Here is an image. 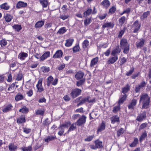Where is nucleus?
<instances>
[{
    "mask_svg": "<svg viewBox=\"0 0 151 151\" xmlns=\"http://www.w3.org/2000/svg\"><path fill=\"white\" fill-rule=\"evenodd\" d=\"M82 92V90L78 88H73L72 90L70 95L73 99H74L81 95Z\"/></svg>",
    "mask_w": 151,
    "mask_h": 151,
    "instance_id": "nucleus-1",
    "label": "nucleus"
},
{
    "mask_svg": "<svg viewBox=\"0 0 151 151\" xmlns=\"http://www.w3.org/2000/svg\"><path fill=\"white\" fill-rule=\"evenodd\" d=\"M82 98V96H80L76 98L75 100L76 102H78L80 101V102L78 103L77 105V106L81 105L85 103L86 102L88 101L89 97H88L87 98Z\"/></svg>",
    "mask_w": 151,
    "mask_h": 151,
    "instance_id": "nucleus-2",
    "label": "nucleus"
},
{
    "mask_svg": "<svg viewBox=\"0 0 151 151\" xmlns=\"http://www.w3.org/2000/svg\"><path fill=\"white\" fill-rule=\"evenodd\" d=\"M141 27V24L139 23L138 21H135L132 25V28L133 30L134 33L137 32L139 30Z\"/></svg>",
    "mask_w": 151,
    "mask_h": 151,
    "instance_id": "nucleus-3",
    "label": "nucleus"
},
{
    "mask_svg": "<svg viewBox=\"0 0 151 151\" xmlns=\"http://www.w3.org/2000/svg\"><path fill=\"white\" fill-rule=\"evenodd\" d=\"M86 117L84 115H82L76 122L77 125L78 126H80L84 124L86 122Z\"/></svg>",
    "mask_w": 151,
    "mask_h": 151,
    "instance_id": "nucleus-4",
    "label": "nucleus"
},
{
    "mask_svg": "<svg viewBox=\"0 0 151 151\" xmlns=\"http://www.w3.org/2000/svg\"><path fill=\"white\" fill-rule=\"evenodd\" d=\"M42 78L39 79L36 85V87L37 89V91L39 92H41L44 90L42 86Z\"/></svg>",
    "mask_w": 151,
    "mask_h": 151,
    "instance_id": "nucleus-5",
    "label": "nucleus"
},
{
    "mask_svg": "<svg viewBox=\"0 0 151 151\" xmlns=\"http://www.w3.org/2000/svg\"><path fill=\"white\" fill-rule=\"evenodd\" d=\"M106 123L104 121H102L101 123L100 124L97 129V133L98 134L101 132L105 129Z\"/></svg>",
    "mask_w": 151,
    "mask_h": 151,
    "instance_id": "nucleus-6",
    "label": "nucleus"
},
{
    "mask_svg": "<svg viewBox=\"0 0 151 151\" xmlns=\"http://www.w3.org/2000/svg\"><path fill=\"white\" fill-rule=\"evenodd\" d=\"M121 49L119 45L116 46L112 50L111 55H118L121 52Z\"/></svg>",
    "mask_w": 151,
    "mask_h": 151,
    "instance_id": "nucleus-7",
    "label": "nucleus"
},
{
    "mask_svg": "<svg viewBox=\"0 0 151 151\" xmlns=\"http://www.w3.org/2000/svg\"><path fill=\"white\" fill-rule=\"evenodd\" d=\"M26 122V116L24 115H21L17 119V123L19 124H22Z\"/></svg>",
    "mask_w": 151,
    "mask_h": 151,
    "instance_id": "nucleus-8",
    "label": "nucleus"
},
{
    "mask_svg": "<svg viewBox=\"0 0 151 151\" xmlns=\"http://www.w3.org/2000/svg\"><path fill=\"white\" fill-rule=\"evenodd\" d=\"M84 76V73L81 71L79 70L76 73L75 77L76 80H79L83 78Z\"/></svg>",
    "mask_w": 151,
    "mask_h": 151,
    "instance_id": "nucleus-9",
    "label": "nucleus"
},
{
    "mask_svg": "<svg viewBox=\"0 0 151 151\" xmlns=\"http://www.w3.org/2000/svg\"><path fill=\"white\" fill-rule=\"evenodd\" d=\"M146 117V112L145 111L142 113H140L136 119V120L139 122H141Z\"/></svg>",
    "mask_w": 151,
    "mask_h": 151,
    "instance_id": "nucleus-10",
    "label": "nucleus"
},
{
    "mask_svg": "<svg viewBox=\"0 0 151 151\" xmlns=\"http://www.w3.org/2000/svg\"><path fill=\"white\" fill-rule=\"evenodd\" d=\"M113 56L109 57L107 61L108 64H113L116 62L118 59V55H112Z\"/></svg>",
    "mask_w": 151,
    "mask_h": 151,
    "instance_id": "nucleus-11",
    "label": "nucleus"
},
{
    "mask_svg": "<svg viewBox=\"0 0 151 151\" xmlns=\"http://www.w3.org/2000/svg\"><path fill=\"white\" fill-rule=\"evenodd\" d=\"M63 53L61 50H58L56 51L53 55L52 58H60L62 57Z\"/></svg>",
    "mask_w": 151,
    "mask_h": 151,
    "instance_id": "nucleus-12",
    "label": "nucleus"
},
{
    "mask_svg": "<svg viewBox=\"0 0 151 151\" xmlns=\"http://www.w3.org/2000/svg\"><path fill=\"white\" fill-rule=\"evenodd\" d=\"M137 102L136 99H132L131 102L128 105V107L129 109H134V107L136 105Z\"/></svg>",
    "mask_w": 151,
    "mask_h": 151,
    "instance_id": "nucleus-13",
    "label": "nucleus"
},
{
    "mask_svg": "<svg viewBox=\"0 0 151 151\" xmlns=\"http://www.w3.org/2000/svg\"><path fill=\"white\" fill-rule=\"evenodd\" d=\"M146 84L145 82V81H142V82L138 86L136 87L135 91L136 92H139L140 89L143 88L145 87Z\"/></svg>",
    "mask_w": 151,
    "mask_h": 151,
    "instance_id": "nucleus-14",
    "label": "nucleus"
},
{
    "mask_svg": "<svg viewBox=\"0 0 151 151\" xmlns=\"http://www.w3.org/2000/svg\"><path fill=\"white\" fill-rule=\"evenodd\" d=\"M120 45L122 48L124 47L129 46L127 40L125 38H122L120 41Z\"/></svg>",
    "mask_w": 151,
    "mask_h": 151,
    "instance_id": "nucleus-15",
    "label": "nucleus"
},
{
    "mask_svg": "<svg viewBox=\"0 0 151 151\" xmlns=\"http://www.w3.org/2000/svg\"><path fill=\"white\" fill-rule=\"evenodd\" d=\"M50 51L45 52L40 58V60L43 61L50 56Z\"/></svg>",
    "mask_w": 151,
    "mask_h": 151,
    "instance_id": "nucleus-16",
    "label": "nucleus"
},
{
    "mask_svg": "<svg viewBox=\"0 0 151 151\" xmlns=\"http://www.w3.org/2000/svg\"><path fill=\"white\" fill-rule=\"evenodd\" d=\"M111 123L114 124L116 122L119 123L120 120L119 117L117 115H114L111 118Z\"/></svg>",
    "mask_w": 151,
    "mask_h": 151,
    "instance_id": "nucleus-17",
    "label": "nucleus"
},
{
    "mask_svg": "<svg viewBox=\"0 0 151 151\" xmlns=\"http://www.w3.org/2000/svg\"><path fill=\"white\" fill-rule=\"evenodd\" d=\"M150 99V97L147 93H145L142 94L140 96V101H149Z\"/></svg>",
    "mask_w": 151,
    "mask_h": 151,
    "instance_id": "nucleus-18",
    "label": "nucleus"
},
{
    "mask_svg": "<svg viewBox=\"0 0 151 151\" xmlns=\"http://www.w3.org/2000/svg\"><path fill=\"white\" fill-rule=\"evenodd\" d=\"M27 5V3H24L22 1H19L17 3L16 7L17 9H20L22 7H26Z\"/></svg>",
    "mask_w": 151,
    "mask_h": 151,
    "instance_id": "nucleus-19",
    "label": "nucleus"
},
{
    "mask_svg": "<svg viewBox=\"0 0 151 151\" xmlns=\"http://www.w3.org/2000/svg\"><path fill=\"white\" fill-rule=\"evenodd\" d=\"M13 107V106L12 104H9L7 105L3 109L2 111L4 112H7L12 111Z\"/></svg>",
    "mask_w": 151,
    "mask_h": 151,
    "instance_id": "nucleus-20",
    "label": "nucleus"
},
{
    "mask_svg": "<svg viewBox=\"0 0 151 151\" xmlns=\"http://www.w3.org/2000/svg\"><path fill=\"white\" fill-rule=\"evenodd\" d=\"M130 85L129 84H127L125 86L122 88V92L125 94L130 90Z\"/></svg>",
    "mask_w": 151,
    "mask_h": 151,
    "instance_id": "nucleus-21",
    "label": "nucleus"
},
{
    "mask_svg": "<svg viewBox=\"0 0 151 151\" xmlns=\"http://www.w3.org/2000/svg\"><path fill=\"white\" fill-rule=\"evenodd\" d=\"M114 25V23L111 22H106L104 23L102 27L103 29H105L106 27H109L112 28Z\"/></svg>",
    "mask_w": 151,
    "mask_h": 151,
    "instance_id": "nucleus-22",
    "label": "nucleus"
},
{
    "mask_svg": "<svg viewBox=\"0 0 151 151\" xmlns=\"http://www.w3.org/2000/svg\"><path fill=\"white\" fill-rule=\"evenodd\" d=\"M28 54L26 52H22L20 53L18 55V58L21 60H24L28 57Z\"/></svg>",
    "mask_w": 151,
    "mask_h": 151,
    "instance_id": "nucleus-23",
    "label": "nucleus"
},
{
    "mask_svg": "<svg viewBox=\"0 0 151 151\" xmlns=\"http://www.w3.org/2000/svg\"><path fill=\"white\" fill-rule=\"evenodd\" d=\"M81 48L79 43H76L75 45L73 46L72 48L73 51V53L79 52Z\"/></svg>",
    "mask_w": 151,
    "mask_h": 151,
    "instance_id": "nucleus-24",
    "label": "nucleus"
},
{
    "mask_svg": "<svg viewBox=\"0 0 151 151\" xmlns=\"http://www.w3.org/2000/svg\"><path fill=\"white\" fill-rule=\"evenodd\" d=\"M127 95L126 94H125L122 96V97L119 99L118 104H120L121 105V104H123L124 102L125 101L127 98Z\"/></svg>",
    "mask_w": 151,
    "mask_h": 151,
    "instance_id": "nucleus-25",
    "label": "nucleus"
},
{
    "mask_svg": "<svg viewBox=\"0 0 151 151\" xmlns=\"http://www.w3.org/2000/svg\"><path fill=\"white\" fill-rule=\"evenodd\" d=\"M17 149V147L14 145V143H10L9 145V149L10 151H16Z\"/></svg>",
    "mask_w": 151,
    "mask_h": 151,
    "instance_id": "nucleus-26",
    "label": "nucleus"
},
{
    "mask_svg": "<svg viewBox=\"0 0 151 151\" xmlns=\"http://www.w3.org/2000/svg\"><path fill=\"white\" fill-rule=\"evenodd\" d=\"M98 57H96L95 58H93L91 60L90 66L92 67L95 65L98 62Z\"/></svg>",
    "mask_w": 151,
    "mask_h": 151,
    "instance_id": "nucleus-27",
    "label": "nucleus"
},
{
    "mask_svg": "<svg viewBox=\"0 0 151 151\" xmlns=\"http://www.w3.org/2000/svg\"><path fill=\"white\" fill-rule=\"evenodd\" d=\"M145 40L144 39L140 40L139 42H136V47L137 48H141L144 45Z\"/></svg>",
    "mask_w": 151,
    "mask_h": 151,
    "instance_id": "nucleus-28",
    "label": "nucleus"
},
{
    "mask_svg": "<svg viewBox=\"0 0 151 151\" xmlns=\"http://www.w3.org/2000/svg\"><path fill=\"white\" fill-rule=\"evenodd\" d=\"M44 23V20L38 21L35 24V27L36 28H40L43 26Z\"/></svg>",
    "mask_w": 151,
    "mask_h": 151,
    "instance_id": "nucleus-29",
    "label": "nucleus"
},
{
    "mask_svg": "<svg viewBox=\"0 0 151 151\" xmlns=\"http://www.w3.org/2000/svg\"><path fill=\"white\" fill-rule=\"evenodd\" d=\"M139 143L138 139L135 137L133 141L131 144H129V146L131 147H135Z\"/></svg>",
    "mask_w": 151,
    "mask_h": 151,
    "instance_id": "nucleus-30",
    "label": "nucleus"
},
{
    "mask_svg": "<svg viewBox=\"0 0 151 151\" xmlns=\"http://www.w3.org/2000/svg\"><path fill=\"white\" fill-rule=\"evenodd\" d=\"M74 41L73 39H70V38L67 39L66 40V43L65 44V46L67 47L71 46L73 44Z\"/></svg>",
    "mask_w": 151,
    "mask_h": 151,
    "instance_id": "nucleus-31",
    "label": "nucleus"
},
{
    "mask_svg": "<svg viewBox=\"0 0 151 151\" xmlns=\"http://www.w3.org/2000/svg\"><path fill=\"white\" fill-rule=\"evenodd\" d=\"M147 134L146 131H145L144 132H142L139 138V142L140 143L142 142L143 140L145 139V138L147 137Z\"/></svg>",
    "mask_w": 151,
    "mask_h": 151,
    "instance_id": "nucleus-32",
    "label": "nucleus"
},
{
    "mask_svg": "<svg viewBox=\"0 0 151 151\" xmlns=\"http://www.w3.org/2000/svg\"><path fill=\"white\" fill-rule=\"evenodd\" d=\"M120 105L118 104L117 106L114 107L112 111L114 114H117L118 111H120L121 110Z\"/></svg>",
    "mask_w": 151,
    "mask_h": 151,
    "instance_id": "nucleus-33",
    "label": "nucleus"
},
{
    "mask_svg": "<svg viewBox=\"0 0 151 151\" xmlns=\"http://www.w3.org/2000/svg\"><path fill=\"white\" fill-rule=\"evenodd\" d=\"M101 4L105 8H108L110 6V2L108 0H104L101 2Z\"/></svg>",
    "mask_w": 151,
    "mask_h": 151,
    "instance_id": "nucleus-34",
    "label": "nucleus"
},
{
    "mask_svg": "<svg viewBox=\"0 0 151 151\" xmlns=\"http://www.w3.org/2000/svg\"><path fill=\"white\" fill-rule=\"evenodd\" d=\"M1 8L5 10H8L9 9L10 6L8 5L7 3H5L1 4L0 6Z\"/></svg>",
    "mask_w": 151,
    "mask_h": 151,
    "instance_id": "nucleus-35",
    "label": "nucleus"
},
{
    "mask_svg": "<svg viewBox=\"0 0 151 151\" xmlns=\"http://www.w3.org/2000/svg\"><path fill=\"white\" fill-rule=\"evenodd\" d=\"M125 132L124 128L121 127L116 132V135L118 137H119L121 135L123 134Z\"/></svg>",
    "mask_w": 151,
    "mask_h": 151,
    "instance_id": "nucleus-36",
    "label": "nucleus"
},
{
    "mask_svg": "<svg viewBox=\"0 0 151 151\" xmlns=\"http://www.w3.org/2000/svg\"><path fill=\"white\" fill-rule=\"evenodd\" d=\"M95 145L97 148H101L103 147L102 142L98 140H96L95 142Z\"/></svg>",
    "mask_w": 151,
    "mask_h": 151,
    "instance_id": "nucleus-37",
    "label": "nucleus"
},
{
    "mask_svg": "<svg viewBox=\"0 0 151 151\" xmlns=\"http://www.w3.org/2000/svg\"><path fill=\"white\" fill-rule=\"evenodd\" d=\"M24 98V96L21 93H18L15 97V99L16 101H18Z\"/></svg>",
    "mask_w": 151,
    "mask_h": 151,
    "instance_id": "nucleus-38",
    "label": "nucleus"
},
{
    "mask_svg": "<svg viewBox=\"0 0 151 151\" xmlns=\"http://www.w3.org/2000/svg\"><path fill=\"white\" fill-rule=\"evenodd\" d=\"M45 112V110L38 109L35 111V114L37 115H40L43 116Z\"/></svg>",
    "mask_w": 151,
    "mask_h": 151,
    "instance_id": "nucleus-39",
    "label": "nucleus"
},
{
    "mask_svg": "<svg viewBox=\"0 0 151 151\" xmlns=\"http://www.w3.org/2000/svg\"><path fill=\"white\" fill-rule=\"evenodd\" d=\"M150 100L149 101H144L142 102V109H147L149 107Z\"/></svg>",
    "mask_w": 151,
    "mask_h": 151,
    "instance_id": "nucleus-40",
    "label": "nucleus"
},
{
    "mask_svg": "<svg viewBox=\"0 0 151 151\" xmlns=\"http://www.w3.org/2000/svg\"><path fill=\"white\" fill-rule=\"evenodd\" d=\"M19 111L23 114H26L29 112V109L25 106H24L19 110Z\"/></svg>",
    "mask_w": 151,
    "mask_h": 151,
    "instance_id": "nucleus-41",
    "label": "nucleus"
},
{
    "mask_svg": "<svg viewBox=\"0 0 151 151\" xmlns=\"http://www.w3.org/2000/svg\"><path fill=\"white\" fill-rule=\"evenodd\" d=\"M86 81V79L84 78L82 79L79 80L78 81H77L76 85L78 87H80L81 86L83 85L85 83Z\"/></svg>",
    "mask_w": 151,
    "mask_h": 151,
    "instance_id": "nucleus-42",
    "label": "nucleus"
},
{
    "mask_svg": "<svg viewBox=\"0 0 151 151\" xmlns=\"http://www.w3.org/2000/svg\"><path fill=\"white\" fill-rule=\"evenodd\" d=\"M4 17L6 22H10L12 19V16L9 14H6L4 15Z\"/></svg>",
    "mask_w": 151,
    "mask_h": 151,
    "instance_id": "nucleus-43",
    "label": "nucleus"
},
{
    "mask_svg": "<svg viewBox=\"0 0 151 151\" xmlns=\"http://www.w3.org/2000/svg\"><path fill=\"white\" fill-rule=\"evenodd\" d=\"M82 47L85 50L89 45V42L87 40H85L82 43Z\"/></svg>",
    "mask_w": 151,
    "mask_h": 151,
    "instance_id": "nucleus-44",
    "label": "nucleus"
},
{
    "mask_svg": "<svg viewBox=\"0 0 151 151\" xmlns=\"http://www.w3.org/2000/svg\"><path fill=\"white\" fill-rule=\"evenodd\" d=\"M21 150L22 151H32V145L29 146L28 147L24 146L21 148Z\"/></svg>",
    "mask_w": 151,
    "mask_h": 151,
    "instance_id": "nucleus-45",
    "label": "nucleus"
},
{
    "mask_svg": "<svg viewBox=\"0 0 151 151\" xmlns=\"http://www.w3.org/2000/svg\"><path fill=\"white\" fill-rule=\"evenodd\" d=\"M58 129L59 130V131L58 132V134L60 136H61L64 132L65 129L64 128L62 127L60 125L58 127Z\"/></svg>",
    "mask_w": 151,
    "mask_h": 151,
    "instance_id": "nucleus-46",
    "label": "nucleus"
},
{
    "mask_svg": "<svg viewBox=\"0 0 151 151\" xmlns=\"http://www.w3.org/2000/svg\"><path fill=\"white\" fill-rule=\"evenodd\" d=\"M92 13V10L91 9H88L83 13L84 17H86Z\"/></svg>",
    "mask_w": 151,
    "mask_h": 151,
    "instance_id": "nucleus-47",
    "label": "nucleus"
},
{
    "mask_svg": "<svg viewBox=\"0 0 151 151\" xmlns=\"http://www.w3.org/2000/svg\"><path fill=\"white\" fill-rule=\"evenodd\" d=\"M66 30H67L66 29L65 27H63L59 29L57 32V33L59 34H63L66 31Z\"/></svg>",
    "mask_w": 151,
    "mask_h": 151,
    "instance_id": "nucleus-48",
    "label": "nucleus"
},
{
    "mask_svg": "<svg viewBox=\"0 0 151 151\" xmlns=\"http://www.w3.org/2000/svg\"><path fill=\"white\" fill-rule=\"evenodd\" d=\"M40 2L42 5L43 7L45 8L47 7L48 2L47 0H40Z\"/></svg>",
    "mask_w": 151,
    "mask_h": 151,
    "instance_id": "nucleus-49",
    "label": "nucleus"
},
{
    "mask_svg": "<svg viewBox=\"0 0 151 151\" xmlns=\"http://www.w3.org/2000/svg\"><path fill=\"white\" fill-rule=\"evenodd\" d=\"M51 123L50 121L49 120V119L47 118L43 122V124L44 126H46L47 127L48 129V127L49 124Z\"/></svg>",
    "mask_w": 151,
    "mask_h": 151,
    "instance_id": "nucleus-50",
    "label": "nucleus"
},
{
    "mask_svg": "<svg viewBox=\"0 0 151 151\" xmlns=\"http://www.w3.org/2000/svg\"><path fill=\"white\" fill-rule=\"evenodd\" d=\"M92 22V19L91 18L86 19L84 21V24L86 26L88 25Z\"/></svg>",
    "mask_w": 151,
    "mask_h": 151,
    "instance_id": "nucleus-51",
    "label": "nucleus"
},
{
    "mask_svg": "<svg viewBox=\"0 0 151 151\" xmlns=\"http://www.w3.org/2000/svg\"><path fill=\"white\" fill-rule=\"evenodd\" d=\"M76 126L75 124L74 123L72 124L68 130V132H70L74 130L75 129H76Z\"/></svg>",
    "mask_w": 151,
    "mask_h": 151,
    "instance_id": "nucleus-52",
    "label": "nucleus"
},
{
    "mask_svg": "<svg viewBox=\"0 0 151 151\" xmlns=\"http://www.w3.org/2000/svg\"><path fill=\"white\" fill-rule=\"evenodd\" d=\"M71 125V122L70 121H68L65 122L64 124H62L61 125H60L62 127L64 128L65 127L67 128H68V127Z\"/></svg>",
    "mask_w": 151,
    "mask_h": 151,
    "instance_id": "nucleus-53",
    "label": "nucleus"
},
{
    "mask_svg": "<svg viewBox=\"0 0 151 151\" xmlns=\"http://www.w3.org/2000/svg\"><path fill=\"white\" fill-rule=\"evenodd\" d=\"M12 27L17 32H19L22 28L21 25L18 24H16L13 26Z\"/></svg>",
    "mask_w": 151,
    "mask_h": 151,
    "instance_id": "nucleus-54",
    "label": "nucleus"
},
{
    "mask_svg": "<svg viewBox=\"0 0 151 151\" xmlns=\"http://www.w3.org/2000/svg\"><path fill=\"white\" fill-rule=\"evenodd\" d=\"M123 52L124 54H128L129 51V46H128L123 47Z\"/></svg>",
    "mask_w": 151,
    "mask_h": 151,
    "instance_id": "nucleus-55",
    "label": "nucleus"
},
{
    "mask_svg": "<svg viewBox=\"0 0 151 151\" xmlns=\"http://www.w3.org/2000/svg\"><path fill=\"white\" fill-rule=\"evenodd\" d=\"M94 137L95 136L94 135L88 136L86 138L84 139V141L85 142L91 141L93 140Z\"/></svg>",
    "mask_w": 151,
    "mask_h": 151,
    "instance_id": "nucleus-56",
    "label": "nucleus"
},
{
    "mask_svg": "<svg viewBox=\"0 0 151 151\" xmlns=\"http://www.w3.org/2000/svg\"><path fill=\"white\" fill-rule=\"evenodd\" d=\"M7 43L6 40L4 39H3L0 41V45L1 47L6 46L7 45Z\"/></svg>",
    "mask_w": 151,
    "mask_h": 151,
    "instance_id": "nucleus-57",
    "label": "nucleus"
},
{
    "mask_svg": "<svg viewBox=\"0 0 151 151\" xmlns=\"http://www.w3.org/2000/svg\"><path fill=\"white\" fill-rule=\"evenodd\" d=\"M55 138V137L53 136H48L47 138L45 139V141L46 142H48L50 141L53 140Z\"/></svg>",
    "mask_w": 151,
    "mask_h": 151,
    "instance_id": "nucleus-58",
    "label": "nucleus"
},
{
    "mask_svg": "<svg viewBox=\"0 0 151 151\" xmlns=\"http://www.w3.org/2000/svg\"><path fill=\"white\" fill-rule=\"evenodd\" d=\"M150 14V12L147 11L146 12H144L143 15L141 16V19H144L147 18V16Z\"/></svg>",
    "mask_w": 151,
    "mask_h": 151,
    "instance_id": "nucleus-59",
    "label": "nucleus"
},
{
    "mask_svg": "<svg viewBox=\"0 0 151 151\" xmlns=\"http://www.w3.org/2000/svg\"><path fill=\"white\" fill-rule=\"evenodd\" d=\"M126 20V17L125 16H123L119 19V23L122 25L124 23Z\"/></svg>",
    "mask_w": 151,
    "mask_h": 151,
    "instance_id": "nucleus-60",
    "label": "nucleus"
},
{
    "mask_svg": "<svg viewBox=\"0 0 151 151\" xmlns=\"http://www.w3.org/2000/svg\"><path fill=\"white\" fill-rule=\"evenodd\" d=\"M53 78L51 76H49L47 79V86H49L53 80Z\"/></svg>",
    "mask_w": 151,
    "mask_h": 151,
    "instance_id": "nucleus-61",
    "label": "nucleus"
},
{
    "mask_svg": "<svg viewBox=\"0 0 151 151\" xmlns=\"http://www.w3.org/2000/svg\"><path fill=\"white\" fill-rule=\"evenodd\" d=\"M134 67H132L128 72H127L126 73V75L129 76L132 75L134 71Z\"/></svg>",
    "mask_w": 151,
    "mask_h": 151,
    "instance_id": "nucleus-62",
    "label": "nucleus"
},
{
    "mask_svg": "<svg viewBox=\"0 0 151 151\" xmlns=\"http://www.w3.org/2000/svg\"><path fill=\"white\" fill-rule=\"evenodd\" d=\"M15 83H14L9 86V87L8 88V91H10L14 90L15 87Z\"/></svg>",
    "mask_w": 151,
    "mask_h": 151,
    "instance_id": "nucleus-63",
    "label": "nucleus"
},
{
    "mask_svg": "<svg viewBox=\"0 0 151 151\" xmlns=\"http://www.w3.org/2000/svg\"><path fill=\"white\" fill-rule=\"evenodd\" d=\"M7 76L8 77V79L7 80L8 82H11L12 80V76L11 73H8L6 74Z\"/></svg>",
    "mask_w": 151,
    "mask_h": 151,
    "instance_id": "nucleus-64",
    "label": "nucleus"
}]
</instances>
